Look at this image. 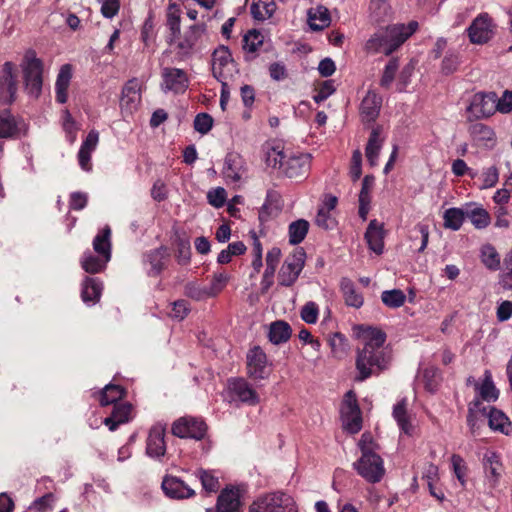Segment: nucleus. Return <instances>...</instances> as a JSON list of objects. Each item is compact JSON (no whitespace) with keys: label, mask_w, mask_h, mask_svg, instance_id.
Segmentation results:
<instances>
[{"label":"nucleus","mask_w":512,"mask_h":512,"mask_svg":"<svg viewBox=\"0 0 512 512\" xmlns=\"http://www.w3.org/2000/svg\"><path fill=\"white\" fill-rule=\"evenodd\" d=\"M389 363V357L383 349H374L370 346L357 350L356 369L358 375L356 381H364L373 374L385 370Z\"/></svg>","instance_id":"obj_1"},{"label":"nucleus","mask_w":512,"mask_h":512,"mask_svg":"<svg viewBox=\"0 0 512 512\" xmlns=\"http://www.w3.org/2000/svg\"><path fill=\"white\" fill-rule=\"evenodd\" d=\"M248 512H297L294 499L287 493L275 491L258 496Z\"/></svg>","instance_id":"obj_2"},{"label":"nucleus","mask_w":512,"mask_h":512,"mask_svg":"<svg viewBox=\"0 0 512 512\" xmlns=\"http://www.w3.org/2000/svg\"><path fill=\"white\" fill-rule=\"evenodd\" d=\"M23 81L28 94L38 98L43 85V62L33 50H28L22 60Z\"/></svg>","instance_id":"obj_3"},{"label":"nucleus","mask_w":512,"mask_h":512,"mask_svg":"<svg viewBox=\"0 0 512 512\" xmlns=\"http://www.w3.org/2000/svg\"><path fill=\"white\" fill-rule=\"evenodd\" d=\"M354 469L369 483H378L385 474L382 458L373 450H366L361 457L353 463Z\"/></svg>","instance_id":"obj_4"},{"label":"nucleus","mask_w":512,"mask_h":512,"mask_svg":"<svg viewBox=\"0 0 512 512\" xmlns=\"http://www.w3.org/2000/svg\"><path fill=\"white\" fill-rule=\"evenodd\" d=\"M305 259L306 252L302 247L296 248L288 255L278 272V284L284 287L292 286L304 268Z\"/></svg>","instance_id":"obj_5"},{"label":"nucleus","mask_w":512,"mask_h":512,"mask_svg":"<svg viewBox=\"0 0 512 512\" xmlns=\"http://www.w3.org/2000/svg\"><path fill=\"white\" fill-rule=\"evenodd\" d=\"M393 34L391 25L379 29L365 42V52L368 54L383 53L387 56L391 55L401 46V41L397 40V37Z\"/></svg>","instance_id":"obj_6"},{"label":"nucleus","mask_w":512,"mask_h":512,"mask_svg":"<svg viewBox=\"0 0 512 512\" xmlns=\"http://www.w3.org/2000/svg\"><path fill=\"white\" fill-rule=\"evenodd\" d=\"M206 32L205 24L191 25L181 36L177 38L176 49L180 60H187L197 51V46L202 36Z\"/></svg>","instance_id":"obj_7"},{"label":"nucleus","mask_w":512,"mask_h":512,"mask_svg":"<svg viewBox=\"0 0 512 512\" xmlns=\"http://www.w3.org/2000/svg\"><path fill=\"white\" fill-rule=\"evenodd\" d=\"M343 427L351 434L358 433L362 428V417L356 395L348 391L341 408Z\"/></svg>","instance_id":"obj_8"},{"label":"nucleus","mask_w":512,"mask_h":512,"mask_svg":"<svg viewBox=\"0 0 512 512\" xmlns=\"http://www.w3.org/2000/svg\"><path fill=\"white\" fill-rule=\"evenodd\" d=\"M237 72L231 51L225 45H220L212 54V73L217 80H228Z\"/></svg>","instance_id":"obj_9"},{"label":"nucleus","mask_w":512,"mask_h":512,"mask_svg":"<svg viewBox=\"0 0 512 512\" xmlns=\"http://www.w3.org/2000/svg\"><path fill=\"white\" fill-rule=\"evenodd\" d=\"M17 77L16 65L10 61L5 62L0 72V98L6 104H11L16 99Z\"/></svg>","instance_id":"obj_10"},{"label":"nucleus","mask_w":512,"mask_h":512,"mask_svg":"<svg viewBox=\"0 0 512 512\" xmlns=\"http://www.w3.org/2000/svg\"><path fill=\"white\" fill-rule=\"evenodd\" d=\"M207 426L204 421L182 417L172 425V433L179 438H191L201 440L206 434Z\"/></svg>","instance_id":"obj_11"},{"label":"nucleus","mask_w":512,"mask_h":512,"mask_svg":"<svg viewBox=\"0 0 512 512\" xmlns=\"http://www.w3.org/2000/svg\"><path fill=\"white\" fill-rule=\"evenodd\" d=\"M476 118H486L498 111V98L495 92L476 93L467 108Z\"/></svg>","instance_id":"obj_12"},{"label":"nucleus","mask_w":512,"mask_h":512,"mask_svg":"<svg viewBox=\"0 0 512 512\" xmlns=\"http://www.w3.org/2000/svg\"><path fill=\"white\" fill-rule=\"evenodd\" d=\"M228 390L231 401L237 400L250 406H255L260 401L257 392L243 378L229 379Z\"/></svg>","instance_id":"obj_13"},{"label":"nucleus","mask_w":512,"mask_h":512,"mask_svg":"<svg viewBox=\"0 0 512 512\" xmlns=\"http://www.w3.org/2000/svg\"><path fill=\"white\" fill-rule=\"evenodd\" d=\"M311 165V156L308 153L291 154L283 164V173L291 179L304 178Z\"/></svg>","instance_id":"obj_14"},{"label":"nucleus","mask_w":512,"mask_h":512,"mask_svg":"<svg viewBox=\"0 0 512 512\" xmlns=\"http://www.w3.org/2000/svg\"><path fill=\"white\" fill-rule=\"evenodd\" d=\"M162 89L176 94L184 93L189 85L186 72L179 68L165 67L162 70Z\"/></svg>","instance_id":"obj_15"},{"label":"nucleus","mask_w":512,"mask_h":512,"mask_svg":"<svg viewBox=\"0 0 512 512\" xmlns=\"http://www.w3.org/2000/svg\"><path fill=\"white\" fill-rule=\"evenodd\" d=\"M247 373L258 380L267 377V356L260 346H254L247 353Z\"/></svg>","instance_id":"obj_16"},{"label":"nucleus","mask_w":512,"mask_h":512,"mask_svg":"<svg viewBox=\"0 0 512 512\" xmlns=\"http://www.w3.org/2000/svg\"><path fill=\"white\" fill-rule=\"evenodd\" d=\"M161 488L164 494L171 499H187L195 495V491L188 484L172 475L163 477Z\"/></svg>","instance_id":"obj_17"},{"label":"nucleus","mask_w":512,"mask_h":512,"mask_svg":"<svg viewBox=\"0 0 512 512\" xmlns=\"http://www.w3.org/2000/svg\"><path fill=\"white\" fill-rule=\"evenodd\" d=\"M470 41L476 44L488 42L492 35V22L488 14H481L473 20L468 28Z\"/></svg>","instance_id":"obj_18"},{"label":"nucleus","mask_w":512,"mask_h":512,"mask_svg":"<svg viewBox=\"0 0 512 512\" xmlns=\"http://www.w3.org/2000/svg\"><path fill=\"white\" fill-rule=\"evenodd\" d=\"M246 172L245 160L238 153H228L225 157L223 175L231 183H238Z\"/></svg>","instance_id":"obj_19"},{"label":"nucleus","mask_w":512,"mask_h":512,"mask_svg":"<svg viewBox=\"0 0 512 512\" xmlns=\"http://www.w3.org/2000/svg\"><path fill=\"white\" fill-rule=\"evenodd\" d=\"M165 428L161 425H154L150 431L146 442V453L150 457L159 458L165 455Z\"/></svg>","instance_id":"obj_20"},{"label":"nucleus","mask_w":512,"mask_h":512,"mask_svg":"<svg viewBox=\"0 0 512 512\" xmlns=\"http://www.w3.org/2000/svg\"><path fill=\"white\" fill-rule=\"evenodd\" d=\"M382 97L375 91L369 90L360 105L362 119L366 122H373L380 113Z\"/></svg>","instance_id":"obj_21"},{"label":"nucleus","mask_w":512,"mask_h":512,"mask_svg":"<svg viewBox=\"0 0 512 512\" xmlns=\"http://www.w3.org/2000/svg\"><path fill=\"white\" fill-rule=\"evenodd\" d=\"M365 239L369 249L380 255L384 249V227L376 219L370 221L366 232Z\"/></svg>","instance_id":"obj_22"},{"label":"nucleus","mask_w":512,"mask_h":512,"mask_svg":"<svg viewBox=\"0 0 512 512\" xmlns=\"http://www.w3.org/2000/svg\"><path fill=\"white\" fill-rule=\"evenodd\" d=\"M99 141V133L96 130H91L83 141L79 152L78 161L80 167L85 171L91 170V153L96 149Z\"/></svg>","instance_id":"obj_23"},{"label":"nucleus","mask_w":512,"mask_h":512,"mask_svg":"<svg viewBox=\"0 0 512 512\" xmlns=\"http://www.w3.org/2000/svg\"><path fill=\"white\" fill-rule=\"evenodd\" d=\"M140 86L136 79L129 80L122 89L120 105L122 110L131 113L140 102Z\"/></svg>","instance_id":"obj_24"},{"label":"nucleus","mask_w":512,"mask_h":512,"mask_svg":"<svg viewBox=\"0 0 512 512\" xmlns=\"http://www.w3.org/2000/svg\"><path fill=\"white\" fill-rule=\"evenodd\" d=\"M241 507L239 490L235 488L223 489L217 499V512H238Z\"/></svg>","instance_id":"obj_25"},{"label":"nucleus","mask_w":512,"mask_h":512,"mask_svg":"<svg viewBox=\"0 0 512 512\" xmlns=\"http://www.w3.org/2000/svg\"><path fill=\"white\" fill-rule=\"evenodd\" d=\"M357 330L358 336L364 341V347L370 346L374 349H382L386 341V333L384 331L368 325H359Z\"/></svg>","instance_id":"obj_26"},{"label":"nucleus","mask_w":512,"mask_h":512,"mask_svg":"<svg viewBox=\"0 0 512 512\" xmlns=\"http://www.w3.org/2000/svg\"><path fill=\"white\" fill-rule=\"evenodd\" d=\"M132 406L129 403H119L113 406L112 413L104 419V424L110 431H115L120 424L129 421Z\"/></svg>","instance_id":"obj_27"},{"label":"nucleus","mask_w":512,"mask_h":512,"mask_svg":"<svg viewBox=\"0 0 512 512\" xmlns=\"http://www.w3.org/2000/svg\"><path fill=\"white\" fill-rule=\"evenodd\" d=\"M486 418H488V425L493 431H498L505 435L511 433L512 424L501 410L491 407Z\"/></svg>","instance_id":"obj_28"},{"label":"nucleus","mask_w":512,"mask_h":512,"mask_svg":"<svg viewBox=\"0 0 512 512\" xmlns=\"http://www.w3.org/2000/svg\"><path fill=\"white\" fill-rule=\"evenodd\" d=\"M331 18L329 10L319 5L308 10V23L313 31H321L330 25Z\"/></svg>","instance_id":"obj_29"},{"label":"nucleus","mask_w":512,"mask_h":512,"mask_svg":"<svg viewBox=\"0 0 512 512\" xmlns=\"http://www.w3.org/2000/svg\"><path fill=\"white\" fill-rule=\"evenodd\" d=\"M71 77V65H63L57 75L55 83L56 100L61 104H64L67 101V90L71 81Z\"/></svg>","instance_id":"obj_30"},{"label":"nucleus","mask_w":512,"mask_h":512,"mask_svg":"<svg viewBox=\"0 0 512 512\" xmlns=\"http://www.w3.org/2000/svg\"><path fill=\"white\" fill-rule=\"evenodd\" d=\"M340 288L347 306L360 308L363 305L362 294L357 291L355 284L349 278L341 279Z\"/></svg>","instance_id":"obj_31"},{"label":"nucleus","mask_w":512,"mask_h":512,"mask_svg":"<svg viewBox=\"0 0 512 512\" xmlns=\"http://www.w3.org/2000/svg\"><path fill=\"white\" fill-rule=\"evenodd\" d=\"M111 229L106 225L94 238L93 249L101 257H105V261L111 259Z\"/></svg>","instance_id":"obj_32"},{"label":"nucleus","mask_w":512,"mask_h":512,"mask_svg":"<svg viewBox=\"0 0 512 512\" xmlns=\"http://www.w3.org/2000/svg\"><path fill=\"white\" fill-rule=\"evenodd\" d=\"M102 284L95 278L86 277L81 290V298L86 304H95L100 300Z\"/></svg>","instance_id":"obj_33"},{"label":"nucleus","mask_w":512,"mask_h":512,"mask_svg":"<svg viewBox=\"0 0 512 512\" xmlns=\"http://www.w3.org/2000/svg\"><path fill=\"white\" fill-rule=\"evenodd\" d=\"M169 257V251L166 246H161L146 254V260L151 265L149 275L157 276L165 268L164 260Z\"/></svg>","instance_id":"obj_34"},{"label":"nucleus","mask_w":512,"mask_h":512,"mask_svg":"<svg viewBox=\"0 0 512 512\" xmlns=\"http://www.w3.org/2000/svg\"><path fill=\"white\" fill-rule=\"evenodd\" d=\"M369 11L370 20L376 24L386 22L391 15V7L385 0H371Z\"/></svg>","instance_id":"obj_35"},{"label":"nucleus","mask_w":512,"mask_h":512,"mask_svg":"<svg viewBox=\"0 0 512 512\" xmlns=\"http://www.w3.org/2000/svg\"><path fill=\"white\" fill-rule=\"evenodd\" d=\"M475 388L484 401L494 402L499 397V390L495 387L491 373L488 370L485 371V378L481 384L475 382Z\"/></svg>","instance_id":"obj_36"},{"label":"nucleus","mask_w":512,"mask_h":512,"mask_svg":"<svg viewBox=\"0 0 512 512\" xmlns=\"http://www.w3.org/2000/svg\"><path fill=\"white\" fill-rule=\"evenodd\" d=\"M381 147L382 140L380 139V129L377 127L371 131L365 149L366 158L371 166L376 165Z\"/></svg>","instance_id":"obj_37"},{"label":"nucleus","mask_w":512,"mask_h":512,"mask_svg":"<svg viewBox=\"0 0 512 512\" xmlns=\"http://www.w3.org/2000/svg\"><path fill=\"white\" fill-rule=\"evenodd\" d=\"M250 10L254 19L264 21L273 16L276 3L274 0H258V2L254 0Z\"/></svg>","instance_id":"obj_38"},{"label":"nucleus","mask_w":512,"mask_h":512,"mask_svg":"<svg viewBox=\"0 0 512 512\" xmlns=\"http://www.w3.org/2000/svg\"><path fill=\"white\" fill-rule=\"evenodd\" d=\"M17 133V122L10 110L0 111V137L4 139L13 138Z\"/></svg>","instance_id":"obj_39"},{"label":"nucleus","mask_w":512,"mask_h":512,"mask_svg":"<svg viewBox=\"0 0 512 512\" xmlns=\"http://www.w3.org/2000/svg\"><path fill=\"white\" fill-rule=\"evenodd\" d=\"M291 331V327L287 322L278 320L270 325L268 337L273 344H280L290 338Z\"/></svg>","instance_id":"obj_40"},{"label":"nucleus","mask_w":512,"mask_h":512,"mask_svg":"<svg viewBox=\"0 0 512 512\" xmlns=\"http://www.w3.org/2000/svg\"><path fill=\"white\" fill-rule=\"evenodd\" d=\"M309 226V222L305 219H298L290 223L288 227L289 243L292 245L301 243L309 231Z\"/></svg>","instance_id":"obj_41"},{"label":"nucleus","mask_w":512,"mask_h":512,"mask_svg":"<svg viewBox=\"0 0 512 512\" xmlns=\"http://www.w3.org/2000/svg\"><path fill=\"white\" fill-rule=\"evenodd\" d=\"M393 417L397 421L400 429L406 433L411 434L413 427L409 421L407 414V400L401 399L393 408Z\"/></svg>","instance_id":"obj_42"},{"label":"nucleus","mask_w":512,"mask_h":512,"mask_svg":"<svg viewBox=\"0 0 512 512\" xmlns=\"http://www.w3.org/2000/svg\"><path fill=\"white\" fill-rule=\"evenodd\" d=\"M123 387L114 384H107L101 391L100 405L107 406L118 404L117 402L125 396Z\"/></svg>","instance_id":"obj_43"},{"label":"nucleus","mask_w":512,"mask_h":512,"mask_svg":"<svg viewBox=\"0 0 512 512\" xmlns=\"http://www.w3.org/2000/svg\"><path fill=\"white\" fill-rule=\"evenodd\" d=\"M328 343L331 348V353L333 357L337 359H342L347 355L349 343L347 338L343 334L339 332L333 333L332 335L329 336Z\"/></svg>","instance_id":"obj_44"},{"label":"nucleus","mask_w":512,"mask_h":512,"mask_svg":"<svg viewBox=\"0 0 512 512\" xmlns=\"http://www.w3.org/2000/svg\"><path fill=\"white\" fill-rule=\"evenodd\" d=\"M466 218V207L462 208H449L444 212V226L451 230L457 231L461 228L464 219Z\"/></svg>","instance_id":"obj_45"},{"label":"nucleus","mask_w":512,"mask_h":512,"mask_svg":"<svg viewBox=\"0 0 512 512\" xmlns=\"http://www.w3.org/2000/svg\"><path fill=\"white\" fill-rule=\"evenodd\" d=\"M466 218H468L472 222V224L478 229L485 228L490 223V216L488 212L482 207H476L471 205L467 206Z\"/></svg>","instance_id":"obj_46"},{"label":"nucleus","mask_w":512,"mask_h":512,"mask_svg":"<svg viewBox=\"0 0 512 512\" xmlns=\"http://www.w3.org/2000/svg\"><path fill=\"white\" fill-rule=\"evenodd\" d=\"M174 8V5L169 7L168 13H167V20L166 25L168 29L170 30V35L167 37V43L172 45L176 42L177 38L180 35V25H181V19L180 14L178 10H172Z\"/></svg>","instance_id":"obj_47"},{"label":"nucleus","mask_w":512,"mask_h":512,"mask_svg":"<svg viewBox=\"0 0 512 512\" xmlns=\"http://www.w3.org/2000/svg\"><path fill=\"white\" fill-rule=\"evenodd\" d=\"M483 466L486 474L496 482L501 474L502 466L499 456L495 452H486L483 457Z\"/></svg>","instance_id":"obj_48"},{"label":"nucleus","mask_w":512,"mask_h":512,"mask_svg":"<svg viewBox=\"0 0 512 512\" xmlns=\"http://www.w3.org/2000/svg\"><path fill=\"white\" fill-rule=\"evenodd\" d=\"M109 261H105V257H101L100 255L94 256L92 253H85L81 265L82 268L91 274L101 272Z\"/></svg>","instance_id":"obj_49"},{"label":"nucleus","mask_w":512,"mask_h":512,"mask_svg":"<svg viewBox=\"0 0 512 512\" xmlns=\"http://www.w3.org/2000/svg\"><path fill=\"white\" fill-rule=\"evenodd\" d=\"M174 244L176 246V259L180 265H187L191 259V246L187 238L176 235Z\"/></svg>","instance_id":"obj_50"},{"label":"nucleus","mask_w":512,"mask_h":512,"mask_svg":"<svg viewBox=\"0 0 512 512\" xmlns=\"http://www.w3.org/2000/svg\"><path fill=\"white\" fill-rule=\"evenodd\" d=\"M381 300L389 308H399L406 300V295L400 289L385 290L381 294Z\"/></svg>","instance_id":"obj_51"},{"label":"nucleus","mask_w":512,"mask_h":512,"mask_svg":"<svg viewBox=\"0 0 512 512\" xmlns=\"http://www.w3.org/2000/svg\"><path fill=\"white\" fill-rule=\"evenodd\" d=\"M287 156L278 147H267L265 150V162L274 169H282Z\"/></svg>","instance_id":"obj_52"},{"label":"nucleus","mask_w":512,"mask_h":512,"mask_svg":"<svg viewBox=\"0 0 512 512\" xmlns=\"http://www.w3.org/2000/svg\"><path fill=\"white\" fill-rule=\"evenodd\" d=\"M482 262L490 270H498L500 267V256L496 249L491 245H486L482 249Z\"/></svg>","instance_id":"obj_53"},{"label":"nucleus","mask_w":512,"mask_h":512,"mask_svg":"<svg viewBox=\"0 0 512 512\" xmlns=\"http://www.w3.org/2000/svg\"><path fill=\"white\" fill-rule=\"evenodd\" d=\"M263 44V36L256 29L249 30L243 38V49L254 53Z\"/></svg>","instance_id":"obj_54"},{"label":"nucleus","mask_w":512,"mask_h":512,"mask_svg":"<svg viewBox=\"0 0 512 512\" xmlns=\"http://www.w3.org/2000/svg\"><path fill=\"white\" fill-rule=\"evenodd\" d=\"M197 477L201 481L202 487L205 491L211 493L219 489V481L210 471L199 469L196 472Z\"/></svg>","instance_id":"obj_55"},{"label":"nucleus","mask_w":512,"mask_h":512,"mask_svg":"<svg viewBox=\"0 0 512 512\" xmlns=\"http://www.w3.org/2000/svg\"><path fill=\"white\" fill-rule=\"evenodd\" d=\"M392 26V33L401 41V45L417 30L418 23L411 21L407 26L404 24H394Z\"/></svg>","instance_id":"obj_56"},{"label":"nucleus","mask_w":512,"mask_h":512,"mask_svg":"<svg viewBox=\"0 0 512 512\" xmlns=\"http://www.w3.org/2000/svg\"><path fill=\"white\" fill-rule=\"evenodd\" d=\"M184 294L196 301H201L211 297L207 287H201L195 282H189L185 285Z\"/></svg>","instance_id":"obj_57"},{"label":"nucleus","mask_w":512,"mask_h":512,"mask_svg":"<svg viewBox=\"0 0 512 512\" xmlns=\"http://www.w3.org/2000/svg\"><path fill=\"white\" fill-rule=\"evenodd\" d=\"M399 68V63L397 58H391L388 63L386 64L381 80L380 85L384 88H389L392 84L396 71Z\"/></svg>","instance_id":"obj_58"},{"label":"nucleus","mask_w":512,"mask_h":512,"mask_svg":"<svg viewBox=\"0 0 512 512\" xmlns=\"http://www.w3.org/2000/svg\"><path fill=\"white\" fill-rule=\"evenodd\" d=\"M213 126V118L208 113H199L194 119V129L201 133L207 134Z\"/></svg>","instance_id":"obj_59"},{"label":"nucleus","mask_w":512,"mask_h":512,"mask_svg":"<svg viewBox=\"0 0 512 512\" xmlns=\"http://www.w3.org/2000/svg\"><path fill=\"white\" fill-rule=\"evenodd\" d=\"M315 223L318 227L325 230L333 229L336 224L335 219L331 217L330 212L326 211L325 208L318 209Z\"/></svg>","instance_id":"obj_60"},{"label":"nucleus","mask_w":512,"mask_h":512,"mask_svg":"<svg viewBox=\"0 0 512 512\" xmlns=\"http://www.w3.org/2000/svg\"><path fill=\"white\" fill-rule=\"evenodd\" d=\"M190 312L189 304L186 300H177L172 304L170 317L178 321L183 320Z\"/></svg>","instance_id":"obj_61"},{"label":"nucleus","mask_w":512,"mask_h":512,"mask_svg":"<svg viewBox=\"0 0 512 512\" xmlns=\"http://www.w3.org/2000/svg\"><path fill=\"white\" fill-rule=\"evenodd\" d=\"M228 282V276L224 273H216L213 276L211 284L208 288V291L211 297H215L218 293H220L223 288L226 286Z\"/></svg>","instance_id":"obj_62"},{"label":"nucleus","mask_w":512,"mask_h":512,"mask_svg":"<svg viewBox=\"0 0 512 512\" xmlns=\"http://www.w3.org/2000/svg\"><path fill=\"white\" fill-rule=\"evenodd\" d=\"M301 318L308 324H314L318 318V306L315 302H307L301 310Z\"/></svg>","instance_id":"obj_63"},{"label":"nucleus","mask_w":512,"mask_h":512,"mask_svg":"<svg viewBox=\"0 0 512 512\" xmlns=\"http://www.w3.org/2000/svg\"><path fill=\"white\" fill-rule=\"evenodd\" d=\"M207 199L210 205L214 206L215 208H220L225 204L226 191L222 187L210 190L207 194Z\"/></svg>","instance_id":"obj_64"}]
</instances>
